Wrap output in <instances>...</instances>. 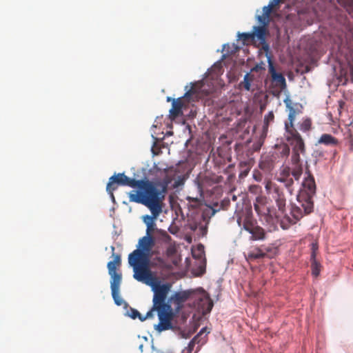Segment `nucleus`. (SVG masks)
<instances>
[{
    "mask_svg": "<svg viewBox=\"0 0 353 353\" xmlns=\"http://www.w3.org/2000/svg\"><path fill=\"white\" fill-rule=\"evenodd\" d=\"M245 214V211H239L236 212V222L238 225L243 229V216Z\"/></svg>",
    "mask_w": 353,
    "mask_h": 353,
    "instance_id": "nucleus-30",
    "label": "nucleus"
},
{
    "mask_svg": "<svg viewBox=\"0 0 353 353\" xmlns=\"http://www.w3.org/2000/svg\"><path fill=\"white\" fill-rule=\"evenodd\" d=\"M139 248L135 250L140 251L143 258L150 259V251L154 245V241L152 236H145L140 239L139 241Z\"/></svg>",
    "mask_w": 353,
    "mask_h": 353,
    "instance_id": "nucleus-8",
    "label": "nucleus"
},
{
    "mask_svg": "<svg viewBox=\"0 0 353 353\" xmlns=\"http://www.w3.org/2000/svg\"><path fill=\"white\" fill-rule=\"evenodd\" d=\"M172 179L167 175L162 181L153 182L148 179L136 180L127 176L124 173L115 174L109 178L106 191L114 199L113 192L119 185L138 188L140 191L129 193L130 202L141 203L149 208L154 216L162 212L163 201L168 190V186Z\"/></svg>",
    "mask_w": 353,
    "mask_h": 353,
    "instance_id": "nucleus-1",
    "label": "nucleus"
},
{
    "mask_svg": "<svg viewBox=\"0 0 353 353\" xmlns=\"http://www.w3.org/2000/svg\"><path fill=\"white\" fill-rule=\"evenodd\" d=\"M274 118V114L272 112H270L267 115L264 117V122L266 125H268L270 122L273 121Z\"/></svg>",
    "mask_w": 353,
    "mask_h": 353,
    "instance_id": "nucleus-35",
    "label": "nucleus"
},
{
    "mask_svg": "<svg viewBox=\"0 0 353 353\" xmlns=\"http://www.w3.org/2000/svg\"><path fill=\"white\" fill-rule=\"evenodd\" d=\"M269 72L271 75L272 82L275 86L283 89L286 85L285 79L281 73H277L274 66L272 59L268 57Z\"/></svg>",
    "mask_w": 353,
    "mask_h": 353,
    "instance_id": "nucleus-11",
    "label": "nucleus"
},
{
    "mask_svg": "<svg viewBox=\"0 0 353 353\" xmlns=\"http://www.w3.org/2000/svg\"><path fill=\"white\" fill-rule=\"evenodd\" d=\"M285 103L289 110L288 122L285 123V139L292 147V163H296L301 161L300 155L305 154L306 152L305 144L301 135L294 125L296 112L292 106L290 100L286 99Z\"/></svg>",
    "mask_w": 353,
    "mask_h": 353,
    "instance_id": "nucleus-4",
    "label": "nucleus"
},
{
    "mask_svg": "<svg viewBox=\"0 0 353 353\" xmlns=\"http://www.w3.org/2000/svg\"><path fill=\"white\" fill-rule=\"evenodd\" d=\"M239 165L241 168H245L243 173L244 175H247L250 170L249 164L245 161H241Z\"/></svg>",
    "mask_w": 353,
    "mask_h": 353,
    "instance_id": "nucleus-36",
    "label": "nucleus"
},
{
    "mask_svg": "<svg viewBox=\"0 0 353 353\" xmlns=\"http://www.w3.org/2000/svg\"><path fill=\"white\" fill-rule=\"evenodd\" d=\"M185 178L183 176H179L177 177V179L174 181L173 184V188H176L181 185H183L184 184Z\"/></svg>",
    "mask_w": 353,
    "mask_h": 353,
    "instance_id": "nucleus-33",
    "label": "nucleus"
},
{
    "mask_svg": "<svg viewBox=\"0 0 353 353\" xmlns=\"http://www.w3.org/2000/svg\"><path fill=\"white\" fill-rule=\"evenodd\" d=\"M252 33L254 34V38L257 37L261 42L265 41L266 29L264 26H254Z\"/></svg>",
    "mask_w": 353,
    "mask_h": 353,
    "instance_id": "nucleus-23",
    "label": "nucleus"
},
{
    "mask_svg": "<svg viewBox=\"0 0 353 353\" xmlns=\"http://www.w3.org/2000/svg\"><path fill=\"white\" fill-rule=\"evenodd\" d=\"M128 263L133 268L134 278L138 281L149 284L154 280V277L150 269V259L141 256L140 251L134 250L128 256Z\"/></svg>",
    "mask_w": 353,
    "mask_h": 353,
    "instance_id": "nucleus-5",
    "label": "nucleus"
},
{
    "mask_svg": "<svg viewBox=\"0 0 353 353\" xmlns=\"http://www.w3.org/2000/svg\"><path fill=\"white\" fill-rule=\"evenodd\" d=\"M238 37H239V39L243 42V44H247L249 42H250L254 39V34H253L252 32L239 33Z\"/></svg>",
    "mask_w": 353,
    "mask_h": 353,
    "instance_id": "nucleus-27",
    "label": "nucleus"
},
{
    "mask_svg": "<svg viewBox=\"0 0 353 353\" xmlns=\"http://www.w3.org/2000/svg\"><path fill=\"white\" fill-rule=\"evenodd\" d=\"M256 222L252 216V214L249 211H245L243 216V229L250 233L252 230L256 225Z\"/></svg>",
    "mask_w": 353,
    "mask_h": 353,
    "instance_id": "nucleus-16",
    "label": "nucleus"
},
{
    "mask_svg": "<svg viewBox=\"0 0 353 353\" xmlns=\"http://www.w3.org/2000/svg\"><path fill=\"white\" fill-rule=\"evenodd\" d=\"M197 188L199 192L200 198H198L197 196L194 197L191 196H188L186 198L187 201L191 203L192 205L194 208L198 207L201 204V198L203 197V190L201 185L199 183H198Z\"/></svg>",
    "mask_w": 353,
    "mask_h": 353,
    "instance_id": "nucleus-22",
    "label": "nucleus"
},
{
    "mask_svg": "<svg viewBox=\"0 0 353 353\" xmlns=\"http://www.w3.org/2000/svg\"><path fill=\"white\" fill-rule=\"evenodd\" d=\"M254 178L255 179V180H256L258 181H260L261 180V176L259 174H254Z\"/></svg>",
    "mask_w": 353,
    "mask_h": 353,
    "instance_id": "nucleus-41",
    "label": "nucleus"
},
{
    "mask_svg": "<svg viewBox=\"0 0 353 353\" xmlns=\"http://www.w3.org/2000/svg\"><path fill=\"white\" fill-rule=\"evenodd\" d=\"M170 289V286L168 284L158 285L154 287L153 305L145 316H142L138 310L133 308H130L128 312L129 316L133 319L139 318L140 321H143L147 319L153 318L154 312L156 311L159 323L156 325L155 329L161 332L172 328V321L174 314L172 307L166 303Z\"/></svg>",
    "mask_w": 353,
    "mask_h": 353,
    "instance_id": "nucleus-3",
    "label": "nucleus"
},
{
    "mask_svg": "<svg viewBox=\"0 0 353 353\" xmlns=\"http://www.w3.org/2000/svg\"><path fill=\"white\" fill-rule=\"evenodd\" d=\"M113 261L108 263L107 267L108 273L111 276L110 288L112 296L114 303L117 305H121L123 300L119 296L120 285L122 280L121 273L117 272V269L120 267L121 264V256L114 253V247L112 246Z\"/></svg>",
    "mask_w": 353,
    "mask_h": 353,
    "instance_id": "nucleus-6",
    "label": "nucleus"
},
{
    "mask_svg": "<svg viewBox=\"0 0 353 353\" xmlns=\"http://www.w3.org/2000/svg\"><path fill=\"white\" fill-rule=\"evenodd\" d=\"M306 176L296 196V203L290 204V214L292 218L285 214L287 199L283 190L278 186L274 187L273 199L278 208V216L284 215L281 220V227L287 230L292 224L296 223L304 216L310 214L314 209L313 197L316 194V183L314 176L310 172H306Z\"/></svg>",
    "mask_w": 353,
    "mask_h": 353,
    "instance_id": "nucleus-2",
    "label": "nucleus"
},
{
    "mask_svg": "<svg viewBox=\"0 0 353 353\" xmlns=\"http://www.w3.org/2000/svg\"><path fill=\"white\" fill-rule=\"evenodd\" d=\"M311 250H312V253H311L310 259H315L316 256V252L318 250L317 243H312Z\"/></svg>",
    "mask_w": 353,
    "mask_h": 353,
    "instance_id": "nucleus-37",
    "label": "nucleus"
},
{
    "mask_svg": "<svg viewBox=\"0 0 353 353\" xmlns=\"http://www.w3.org/2000/svg\"><path fill=\"white\" fill-rule=\"evenodd\" d=\"M311 259V269H312V274L315 277H317L321 272V265L319 262H318L315 259Z\"/></svg>",
    "mask_w": 353,
    "mask_h": 353,
    "instance_id": "nucleus-28",
    "label": "nucleus"
},
{
    "mask_svg": "<svg viewBox=\"0 0 353 353\" xmlns=\"http://www.w3.org/2000/svg\"><path fill=\"white\" fill-rule=\"evenodd\" d=\"M282 2V0H272L270 3V4H272V6L274 7H275L276 6L279 5L280 3Z\"/></svg>",
    "mask_w": 353,
    "mask_h": 353,
    "instance_id": "nucleus-39",
    "label": "nucleus"
},
{
    "mask_svg": "<svg viewBox=\"0 0 353 353\" xmlns=\"http://www.w3.org/2000/svg\"><path fill=\"white\" fill-rule=\"evenodd\" d=\"M198 306L202 310V313L206 314L212 310L213 302L208 294H203L198 299Z\"/></svg>",
    "mask_w": 353,
    "mask_h": 353,
    "instance_id": "nucleus-13",
    "label": "nucleus"
},
{
    "mask_svg": "<svg viewBox=\"0 0 353 353\" xmlns=\"http://www.w3.org/2000/svg\"><path fill=\"white\" fill-rule=\"evenodd\" d=\"M151 213L152 215V216H150L149 215H146L143 217V221L147 225V231L146 232H147L148 236H151L150 232L153 229V227L154 225V219H157V216H159V215H157L156 216H154V214L152 212H151Z\"/></svg>",
    "mask_w": 353,
    "mask_h": 353,
    "instance_id": "nucleus-24",
    "label": "nucleus"
},
{
    "mask_svg": "<svg viewBox=\"0 0 353 353\" xmlns=\"http://www.w3.org/2000/svg\"><path fill=\"white\" fill-rule=\"evenodd\" d=\"M196 343H199L198 336H195L189 343L188 346V353H192Z\"/></svg>",
    "mask_w": 353,
    "mask_h": 353,
    "instance_id": "nucleus-31",
    "label": "nucleus"
},
{
    "mask_svg": "<svg viewBox=\"0 0 353 353\" xmlns=\"http://www.w3.org/2000/svg\"><path fill=\"white\" fill-rule=\"evenodd\" d=\"M249 191L252 194H257L261 192V188L259 185H252L249 187Z\"/></svg>",
    "mask_w": 353,
    "mask_h": 353,
    "instance_id": "nucleus-34",
    "label": "nucleus"
},
{
    "mask_svg": "<svg viewBox=\"0 0 353 353\" xmlns=\"http://www.w3.org/2000/svg\"><path fill=\"white\" fill-rule=\"evenodd\" d=\"M274 7L272 4L269 3L268 6H264L263 8V14L262 16H258V21L263 23V25H266L268 21V18Z\"/></svg>",
    "mask_w": 353,
    "mask_h": 353,
    "instance_id": "nucleus-19",
    "label": "nucleus"
},
{
    "mask_svg": "<svg viewBox=\"0 0 353 353\" xmlns=\"http://www.w3.org/2000/svg\"><path fill=\"white\" fill-rule=\"evenodd\" d=\"M263 43V46H262V49L265 52V55L267 57V58L268 59V57H270L271 59V56L269 54V46L268 44H267L265 41L264 42H262Z\"/></svg>",
    "mask_w": 353,
    "mask_h": 353,
    "instance_id": "nucleus-38",
    "label": "nucleus"
},
{
    "mask_svg": "<svg viewBox=\"0 0 353 353\" xmlns=\"http://www.w3.org/2000/svg\"><path fill=\"white\" fill-rule=\"evenodd\" d=\"M267 199L264 196H258L256 198L255 203H254V208L256 213L261 216H265V219L268 221V217L270 215V210L266 206Z\"/></svg>",
    "mask_w": 353,
    "mask_h": 353,
    "instance_id": "nucleus-12",
    "label": "nucleus"
},
{
    "mask_svg": "<svg viewBox=\"0 0 353 353\" xmlns=\"http://www.w3.org/2000/svg\"><path fill=\"white\" fill-rule=\"evenodd\" d=\"M252 80L253 78L250 75V74L247 73L243 77V81L240 83L239 85L243 87L247 91H250Z\"/></svg>",
    "mask_w": 353,
    "mask_h": 353,
    "instance_id": "nucleus-29",
    "label": "nucleus"
},
{
    "mask_svg": "<svg viewBox=\"0 0 353 353\" xmlns=\"http://www.w3.org/2000/svg\"><path fill=\"white\" fill-rule=\"evenodd\" d=\"M172 99H172V97H167V101H168V102H170V101H172Z\"/></svg>",
    "mask_w": 353,
    "mask_h": 353,
    "instance_id": "nucleus-44",
    "label": "nucleus"
},
{
    "mask_svg": "<svg viewBox=\"0 0 353 353\" xmlns=\"http://www.w3.org/2000/svg\"><path fill=\"white\" fill-rule=\"evenodd\" d=\"M350 151L351 152H353V142L352 141H350Z\"/></svg>",
    "mask_w": 353,
    "mask_h": 353,
    "instance_id": "nucleus-42",
    "label": "nucleus"
},
{
    "mask_svg": "<svg viewBox=\"0 0 353 353\" xmlns=\"http://www.w3.org/2000/svg\"><path fill=\"white\" fill-rule=\"evenodd\" d=\"M199 89L194 83H192L191 88L183 97L172 99V108L169 111V117L171 120H174L183 114L182 110L186 106L185 101H196L201 97Z\"/></svg>",
    "mask_w": 353,
    "mask_h": 353,
    "instance_id": "nucleus-7",
    "label": "nucleus"
},
{
    "mask_svg": "<svg viewBox=\"0 0 353 353\" xmlns=\"http://www.w3.org/2000/svg\"><path fill=\"white\" fill-rule=\"evenodd\" d=\"M291 176L292 174L290 168L288 166L283 167L280 171L279 175L277 177V181L283 183L285 188L288 190L290 194H292L294 192V188H292L294 180Z\"/></svg>",
    "mask_w": 353,
    "mask_h": 353,
    "instance_id": "nucleus-9",
    "label": "nucleus"
},
{
    "mask_svg": "<svg viewBox=\"0 0 353 353\" xmlns=\"http://www.w3.org/2000/svg\"><path fill=\"white\" fill-rule=\"evenodd\" d=\"M299 128L303 132H308L312 129V120L310 118L304 119L299 124Z\"/></svg>",
    "mask_w": 353,
    "mask_h": 353,
    "instance_id": "nucleus-26",
    "label": "nucleus"
},
{
    "mask_svg": "<svg viewBox=\"0 0 353 353\" xmlns=\"http://www.w3.org/2000/svg\"><path fill=\"white\" fill-rule=\"evenodd\" d=\"M290 147L288 144L283 143L280 145H276L274 151L272 154L277 159L284 158L288 157L290 154Z\"/></svg>",
    "mask_w": 353,
    "mask_h": 353,
    "instance_id": "nucleus-17",
    "label": "nucleus"
},
{
    "mask_svg": "<svg viewBox=\"0 0 353 353\" xmlns=\"http://www.w3.org/2000/svg\"><path fill=\"white\" fill-rule=\"evenodd\" d=\"M265 70V63L263 61H261L257 63L254 68H252V72H260Z\"/></svg>",
    "mask_w": 353,
    "mask_h": 353,
    "instance_id": "nucleus-32",
    "label": "nucleus"
},
{
    "mask_svg": "<svg viewBox=\"0 0 353 353\" xmlns=\"http://www.w3.org/2000/svg\"><path fill=\"white\" fill-rule=\"evenodd\" d=\"M250 233L252 234L251 239L254 241L264 240L265 232L263 228L256 225Z\"/></svg>",
    "mask_w": 353,
    "mask_h": 353,
    "instance_id": "nucleus-18",
    "label": "nucleus"
},
{
    "mask_svg": "<svg viewBox=\"0 0 353 353\" xmlns=\"http://www.w3.org/2000/svg\"><path fill=\"white\" fill-rule=\"evenodd\" d=\"M192 294V292L190 290L176 292L170 297L168 302L166 303L170 306L171 304H174L177 309H179L183 303L190 297Z\"/></svg>",
    "mask_w": 353,
    "mask_h": 353,
    "instance_id": "nucleus-10",
    "label": "nucleus"
},
{
    "mask_svg": "<svg viewBox=\"0 0 353 353\" xmlns=\"http://www.w3.org/2000/svg\"><path fill=\"white\" fill-rule=\"evenodd\" d=\"M276 161V157L272 154L263 156L259 163V167L261 170L271 171Z\"/></svg>",
    "mask_w": 353,
    "mask_h": 353,
    "instance_id": "nucleus-14",
    "label": "nucleus"
},
{
    "mask_svg": "<svg viewBox=\"0 0 353 353\" xmlns=\"http://www.w3.org/2000/svg\"><path fill=\"white\" fill-rule=\"evenodd\" d=\"M206 330V327H203L200 332L196 335V336H198V338L201 336Z\"/></svg>",
    "mask_w": 353,
    "mask_h": 353,
    "instance_id": "nucleus-40",
    "label": "nucleus"
},
{
    "mask_svg": "<svg viewBox=\"0 0 353 353\" xmlns=\"http://www.w3.org/2000/svg\"><path fill=\"white\" fill-rule=\"evenodd\" d=\"M316 144L334 147L339 144V140L330 134H323L318 139Z\"/></svg>",
    "mask_w": 353,
    "mask_h": 353,
    "instance_id": "nucleus-15",
    "label": "nucleus"
},
{
    "mask_svg": "<svg viewBox=\"0 0 353 353\" xmlns=\"http://www.w3.org/2000/svg\"><path fill=\"white\" fill-rule=\"evenodd\" d=\"M271 185V183H268L265 185V188L266 190H269L270 188V186Z\"/></svg>",
    "mask_w": 353,
    "mask_h": 353,
    "instance_id": "nucleus-43",
    "label": "nucleus"
},
{
    "mask_svg": "<svg viewBox=\"0 0 353 353\" xmlns=\"http://www.w3.org/2000/svg\"><path fill=\"white\" fill-rule=\"evenodd\" d=\"M264 258L272 259L278 254L279 250L276 247L272 245H261Z\"/></svg>",
    "mask_w": 353,
    "mask_h": 353,
    "instance_id": "nucleus-20",
    "label": "nucleus"
},
{
    "mask_svg": "<svg viewBox=\"0 0 353 353\" xmlns=\"http://www.w3.org/2000/svg\"><path fill=\"white\" fill-rule=\"evenodd\" d=\"M248 258L250 260L264 259V254L263 253L261 247H256L250 250L248 254Z\"/></svg>",
    "mask_w": 353,
    "mask_h": 353,
    "instance_id": "nucleus-21",
    "label": "nucleus"
},
{
    "mask_svg": "<svg viewBox=\"0 0 353 353\" xmlns=\"http://www.w3.org/2000/svg\"><path fill=\"white\" fill-rule=\"evenodd\" d=\"M294 165V168L291 170V174L294 178L296 181L299 180L302 173L303 168L301 164L299 163H292Z\"/></svg>",
    "mask_w": 353,
    "mask_h": 353,
    "instance_id": "nucleus-25",
    "label": "nucleus"
}]
</instances>
